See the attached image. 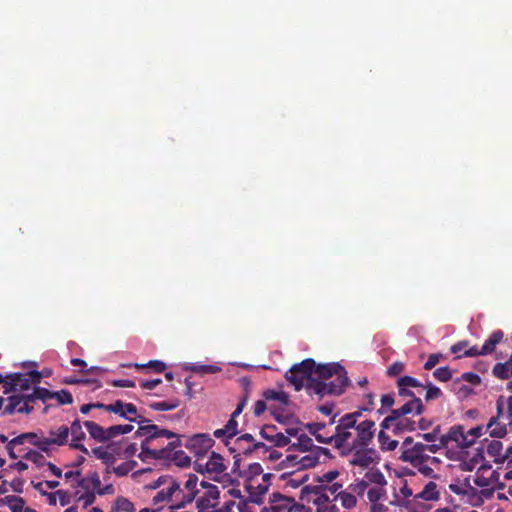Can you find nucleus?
<instances>
[{
	"label": "nucleus",
	"instance_id": "27",
	"mask_svg": "<svg viewBox=\"0 0 512 512\" xmlns=\"http://www.w3.org/2000/svg\"><path fill=\"white\" fill-rule=\"evenodd\" d=\"M345 368L339 363L315 364V374L320 378V381H328L336 374L341 373Z\"/></svg>",
	"mask_w": 512,
	"mask_h": 512
},
{
	"label": "nucleus",
	"instance_id": "11",
	"mask_svg": "<svg viewBox=\"0 0 512 512\" xmlns=\"http://www.w3.org/2000/svg\"><path fill=\"white\" fill-rule=\"evenodd\" d=\"M223 443L232 454L238 456H248L254 452L262 451L267 453V445L261 441H257L251 434L245 433L236 439H224Z\"/></svg>",
	"mask_w": 512,
	"mask_h": 512
},
{
	"label": "nucleus",
	"instance_id": "4",
	"mask_svg": "<svg viewBox=\"0 0 512 512\" xmlns=\"http://www.w3.org/2000/svg\"><path fill=\"white\" fill-rule=\"evenodd\" d=\"M376 432L375 422L363 420L359 422L358 435L353 439L349 462L353 466L367 468L373 462L374 450L369 448Z\"/></svg>",
	"mask_w": 512,
	"mask_h": 512
},
{
	"label": "nucleus",
	"instance_id": "56",
	"mask_svg": "<svg viewBox=\"0 0 512 512\" xmlns=\"http://www.w3.org/2000/svg\"><path fill=\"white\" fill-rule=\"evenodd\" d=\"M92 404V408H97V409H103L105 411H108V412H119L120 411V408H121V400H116L114 403L112 404H104V403H100V402H97V403H91Z\"/></svg>",
	"mask_w": 512,
	"mask_h": 512
},
{
	"label": "nucleus",
	"instance_id": "41",
	"mask_svg": "<svg viewBox=\"0 0 512 512\" xmlns=\"http://www.w3.org/2000/svg\"><path fill=\"white\" fill-rule=\"evenodd\" d=\"M385 430L386 429L381 428V430L378 434V441L380 444V448L383 451H393L397 448L398 441L391 439L390 436L385 433Z\"/></svg>",
	"mask_w": 512,
	"mask_h": 512
},
{
	"label": "nucleus",
	"instance_id": "10",
	"mask_svg": "<svg viewBox=\"0 0 512 512\" xmlns=\"http://www.w3.org/2000/svg\"><path fill=\"white\" fill-rule=\"evenodd\" d=\"M99 485L100 476L97 472H91L86 477L78 479L73 493L74 501L83 508L91 506L96 500Z\"/></svg>",
	"mask_w": 512,
	"mask_h": 512
},
{
	"label": "nucleus",
	"instance_id": "8",
	"mask_svg": "<svg viewBox=\"0 0 512 512\" xmlns=\"http://www.w3.org/2000/svg\"><path fill=\"white\" fill-rule=\"evenodd\" d=\"M335 379L330 381H320L310 379L306 384V391L309 395H317L319 399L327 395L339 396L349 384L347 372L344 369L341 373L336 374Z\"/></svg>",
	"mask_w": 512,
	"mask_h": 512
},
{
	"label": "nucleus",
	"instance_id": "37",
	"mask_svg": "<svg viewBox=\"0 0 512 512\" xmlns=\"http://www.w3.org/2000/svg\"><path fill=\"white\" fill-rule=\"evenodd\" d=\"M53 392L43 387H34L33 392L30 394H27V400L32 403L35 400H42L43 402H46L49 399H53Z\"/></svg>",
	"mask_w": 512,
	"mask_h": 512
},
{
	"label": "nucleus",
	"instance_id": "50",
	"mask_svg": "<svg viewBox=\"0 0 512 512\" xmlns=\"http://www.w3.org/2000/svg\"><path fill=\"white\" fill-rule=\"evenodd\" d=\"M386 495V490L382 486H375L367 491V498L370 503L378 502Z\"/></svg>",
	"mask_w": 512,
	"mask_h": 512
},
{
	"label": "nucleus",
	"instance_id": "29",
	"mask_svg": "<svg viewBox=\"0 0 512 512\" xmlns=\"http://www.w3.org/2000/svg\"><path fill=\"white\" fill-rule=\"evenodd\" d=\"M315 448H321V447L314 445L313 439L311 437H309L308 435L302 433V434H299V436L297 437V442L292 443L289 446L287 451L289 453H297V452L303 453V452L311 451L312 449H315Z\"/></svg>",
	"mask_w": 512,
	"mask_h": 512
},
{
	"label": "nucleus",
	"instance_id": "6",
	"mask_svg": "<svg viewBox=\"0 0 512 512\" xmlns=\"http://www.w3.org/2000/svg\"><path fill=\"white\" fill-rule=\"evenodd\" d=\"M358 425H354V420L349 416H341L335 426V432L329 435V444L339 451L341 456H349L351 454V446L353 444V434L358 435Z\"/></svg>",
	"mask_w": 512,
	"mask_h": 512
},
{
	"label": "nucleus",
	"instance_id": "9",
	"mask_svg": "<svg viewBox=\"0 0 512 512\" xmlns=\"http://www.w3.org/2000/svg\"><path fill=\"white\" fill-rule=\"evenodd\" d=\"M323 460L332 458L327 448H315L307 452L288 453L282 464L286 468H296L298 470H306L317 466Z\"/></svg>",
	"mask_w": 512,
	"mask_h": 512
},
{
	"label": "nucleus",
	"instance_id": "25",
	"mask_svg": "<svg viewBox=\"0 0 512 512\" xmlns=\"http://www.w3.org/2000/svg\"><path fill=\"white\" fill-rule=\"evenodd\" d=\"M442 437L446 439L447 445L451 441L456 442L461 448H468L473 445V439L468 438V435L464 432V427L462 425L452 426L448 433L443 434Z\"/></svg>",
	"mask_w": 512,
	"mask_h": 512
},
{
	"label": "nucleus",
	"instance_id": "23",
	"mask_svg": "<svg viewBox=\"0 0 512 512\" xmlns=\"http://www.w3.org/2000/svg\"><path fill=\"white\" fill-rule=\"evenodd\" d=\"M301 492L311 496L309 500L317 507L316 512H323L331 503L328 494L323 490L322 486H305Z\"/></svg>",
	"mask_w": 512,
	"mask_h": 512
},
{
	"label": "nucleus",
	"instance_id": "48",
	"mask_svg": "<svg viewBox=\"0 0 512 512\" xmlns=\"http://www.w3.org/2000/svg\"><path fill=\"white\" fill-rule=\"evenodd\" d=\"M10 377H13L15 380V384H17V390L26 391L31 387V381L28 375L22 373H14L10 374Z\"/></svg>",
	"mask_w": 512,
	"mask_h": 512
},
{
	"label": "nucleus",
	"instance_id": "39",
	"mask_svg": "<svg viewBox=\"0 0 512 512\" xmlns=\"http://www.w3.org/2000/svg\"><path fill=\"white\" fill-rule=\"evenodd\" d=\"M334 500H339L345 509H353L357 505V498L349 489L338 492Z\"/></svg>",
	"mask_w": 512,
	"mask_h": 512
},
{
	"label": "nucleus",
	"instance_id": "49",
	"mask_svg": "<svg viewBox=\"0 0 512 512\" xmlns=\"http://www.w3.org/2000/svg\"><path fill=\"white\" fill-rule=\"evenodd\" d=\"M424 389L426 390L425 400L427 402L438 399L443 395L441 389L433 385L431 382L424 384Z\"/></svg>",
	"mask_w": 512,
	"mask_h": 512
},
{
	"label": "nucleus",
	"instance_id": "12",
	"mask_svg": "<svg viewBox=\"0 0 512 512\" xmlns=\"http://www.w3.org/2000/svg\"><path fill=\"white\" fill-rule=\"evenodd\" d=\"M315 368V360L312 358L304 359L300 363L294 364L286 373V380L294 387L296 391L302 388L306 389V384L312 377Z\"/></svg>",
	"mask_w": 512,
	"mask_h": 512
},
{
	"label": "nucleus",
	"instance_id": "57",
	"mask_svg": "<svg viewBox=\"0 0 512 512\" xmlns=\"http://www.w3.org/2000/svg\"><path fill=\"white\" fill-rule=\"evenodd\" d=\"M437 442L438 443L434 442V443H429V444H423V449L425 450V452L428 451L432 454H435L439 450L447 447L445 438L441 437L440 441H437Z\"/></svg>",
	"mask_w": 512,
	"mask_h": 512
},
{
	"label": "nucleus",
	"instance_id": "47",
	"mask_svg": "<svg viewBox=\"0 0 512 512\" xmlns=\"http://www.w3.org/2000/svg\"><path fill=\"white\" fill-rule=\"evenodd\" d=\"M40 439H41V437L37 433L27 432V433L20 434L17 437H14L12 439V444H16L18 446V445H22L26 441H28L32 445L35 446V442L40 441Z\"/></svg>",
	"mask_w": 512,
	"mask_h": 512
},
{
	"label": "nucleus",
	"instance_id": "18",
	"mask_svg": "<svg viewBox=\"0 0 512 512\" xmlns=\"http://www.w3.org/2000/svg\"><path fill=\"white\" fill-rule=\"evenodd\" d=\"M399 458L403 462H409L412 466L419 465L422 462L438 461L436 457H431L425 453V450L423 449V443L421 442H416L411 448L402 451Z\"/></svg>",
	"mask_w": 512,
	"mask_h": 512
},
{
	"label": "nucleus",
	"instance_id": "42",
	"mask_svg": "<svg viewBox=\"0 0 512 512\" xmlns=\"http://www.w3.org/2000/svg\"><path fill=\"white\" fill-rule=\"evenodd\" d=\"M364 480L368 483H373L376 486H382L385 487L387 484V480L382 472L379 470H370L366 472L364 476Z\"/></svg>",
	"mask_w": 512,
	"mask_h": 512
},
{
	"label": "nucleus",
	"instance_id": "34",
	"mask_svg": "<svg viewBox=\"0 0 512 512\" xmlns=\"http://www.w3.org/2000/svg\"><path fill=\"white\" fill-rule=\"evenodd\" d=\"M504 333L501 330H496L491 333L489 338L485 341L482 346V352L486 353V355L492 354L496 346L503 340Z\"/></svg>",
	"mask_w": 512,
	"mask_h": 512
},
{
	"label": "nucleus",
	"instance_id": "54",
	"mask_svg": "<svg viewBox=\"0 0 512 512\" xmlns=\"http://www.w3.org/2000/svg\"><path fill=\"white\" fill-rule=\"evenodd\" d=\"M277 433V427L275 425H265L261 428L259 434L262 439L268 441L270 444L274 439V435Z\"/></svg>",
	"mask_w": 512,
	"mask_h": 512
},
{
	"label": "nucleus",
	"instance_id": "46",
	"mask_svg": "<svg viewBox=\"0 0 512 512\" xmlns=\"http://www.w3.org/2000/svg\"><path fill=\"white\" fill-rule=\"evenodd\" d=\"M133 512L134 504L127 498L120 496L114 501L111 512Z\"/></svg>",
	"mask_w": 512,
	"mask_h": 512
},
{
	"label": "nucleus",
	"instance_id": "31",
	"mask_svg": "<svg viewBox=\"0 0 512 512\" xmlns=\"http://www.w3.org/2000/svg\"><path fill=\"white\" fill-rule=\"evenodd\" d=\"M0 506H7L11 512H22L26 506V501L17 495H7L0 498Z\"/></svg>",
	"mask_w": 512,
	"mask_h": 512
},
{
	"label": "nucleus",
	"instance_id": "51",
	"mask_svg": "<svg viewBox=\"0 0 512 512\" xmlns=\"http://www.w3.org/2000/svg\"><path fill=\"white\" fill-rule=\"evenodd\" d=\"M368 488L367 481L360 480L355 483L350 484L347 489L357 498V496L362 497L365 491Z\"/></svg>",
	"mask_w": 512,
	"mask_h": 512
},
{
	"label": "nucleus",
	"instance_id": "21",
	"mask_svg": "<svg viewBox=\"0 0 512 512\" xmlns=\"http://www.w3.org/2000/svg\"><path fill=\"white\" fill-rule=\"evenodd\" d=\"M26 398L27 394L9 396L6 399L7 404L2 410V415H11L15 412L30 414L34 408Z\"/></svg>",
	"mask_w": 512,
	"mask_h": 512
},
{
	"label": "nucleus",
	"instance_id": "60",
	"mask_svg": "<svg viewBox=\"0 0 512 512\" xmlns=\"http://www.w3.org/2000/svg\"><path fill=\"white\" fill-rule=\"evenodd\" d=\"M290 444V439L287 435H285L282 432L277 431V433L274 435V439L271 443V446L276 447H284Z\"/></svg>",
	"mask_w": 512,
	"mask_h": 512
},
{
	"label": "nucleus",
	"instance_id": "44",
	"mask_svg": "<svg viewBox=\"0 0 512 512\" xmlns=\"http://www.w3.org/2000/svg\"><path fill=\"white\" fill-rule=\"evenodd\" d=\"M147 405L156 411H169L176 409L180 405V401L178 399H172L169 401L151 402Z\"/></svg>",
	"mask_w": 512,
	"mask_h": 512
},
{
	"label": "nucleus",
	"instance_id": "45",
	"mask_svg": "<svg viewBox=\"0 0 512 512\" xmlns=\"http://www.w3.org/2000/svg\"><path fill=\"white\" fill-rule=\"evenodd\" d=\"M136 466L137 462L135 460H128L118 466L112 467V470L117 477H124L134 470Z\"/></svg>",
	"mask_w": 512,
	"mask_h": 512
},
{
	"label": "nucleus",
	"instance_id": "61",
	"mask_svg": "<svg viewBox=\"0 0 512 512\" xmlns=\"http://www.w3.org/2000/svg\"><path fill=\"white\" fill-rule=\"evenodd\" d=\"M4 394H9L17 390V384H15V380L13 377H10V374L6 375V379L2 383Z\"/></svg>",
	"mask_w": 512,
	"mask_h": 512
},
{
	"label": "nucleus",
	"instance_id": "19",
	"mask_svg": "<svg viewBox=\"0 0 512 512\" xmlns=\"http://www.w3.org/2000/svg\"><path fill=\"white\" fill-rule=\"evenodd\" d=\"M396 387L398 390V396L402 398H409V400L420 399L417 397L413 391V389H418V391L424 390V384H422L418 379L412 376H401L396 381Z\"/></svg>",
	"mask_w": 512,
	"mask_h": 512
},
{
	"label": "nucleus",
	"instance_id": "24",
	"mask_svg": "<svg viewBox=\"0 0 512 512\" xmlns=\"http://www.w3.org/2000/svg\"><path fill=\"white\" fill-rule=\"evenodd\" d=\"M71 434L72 439L69 444L71 449L79 450L83 454H89V450L82 443L86 438V434L83 431L82 424L78 418H76L69 427V435Z\"/></svg>",
	"mask_w": 512,
	"mask_h": 512
},
{
	"label": "nucleus",
	"instance_id": "28",
	"mask_svg": "<svg viewBox=\"0 0 512 512\" xmlns=\"http://www.w3.org/2000/svg\"><path fill=\"white\" fill-rule=\"evenodd\" d=\"M237 417L238 416L231 414L230 419L227 421L224 427L214 431V437L221 439L222 441L224 439L232 440L239 433L238 421L236 420Z\"/></svg>",
	"mask_w": 512,
	"mask_h": 512
},
{
	"label": "nucleus",
	"instance_id": "7",
	"mask_svg": "<svg viewBox=\"0 0 512 512\" xmlns=\"http://www.w3.org/2000/svg\"><path fill=\"white\" fill-rule=\"evenodd\" d=\"M174 434H175V436H173L172 438H176V440L169 442L166 446H163L162 448L153 447L155 440H152L150 442L148 448L152 452L155 451V453L146 454L144 456L143 449H141V452L138 455L139 458L142 461L171 459V460L175 461L176 464L179 466L189 465L191 462L190 457H188L183 451L176 450V448L181 447L183 444H182L181 437L176 433H174Z\"/></svg>",
	"mask_w": 512,
	"mask_h": 512
},
{
	"label": "nucleus",
	"instance_id": "14",
	"mask_svg": "<svg viewBox=\"0 0 512 512\" xmlns=\"http://www.w3.org/2000/svg\"><path fill=\"white\" fill-rule=\"evenodd\" d=\"M261 512H304V505L297 503L292 497L273 493L269 499V507H264Z\"/></svg>",
	"mask_w": 512,
	"mask_h": 512
},
{
	"label": "nucleus",
	"instance_id": "16",
	"mask_svg": "<svg viewBox=\"0 0 512 512\" xmlns=\"http://www.w3.org/2000/svg\"><path fill=\"white\" fill-rule=\"evenodd\" d=\"M40 441L35 442V446L40 451L49 453L52 445L64 446L68 444L69 439V427L67 425H61L55 429L49 431V436H40Z\"/></svg>",
	"mask_w": 512,
	"mask_h": 512
},
{
	"label": "nucleus",
	"instance_id": "1",
	"mask_svg": "<svg viewBox=\"0 0 512 512\" xmlns=\"http://www.w3.org/2000/svg\"><path fill=\"white\" fill-rule=\"evenodd\" d=\"M198 481L195 474H189L184 478L168 474L159 476L146 486L155 491L151 497V505L157 511L180 510L192 506L196 496L200 493Z\"/></svg>",
	"mask_w": 512,
	"mask_h": 512
},
{
	"label": "nucleus",
	"instance_id": "59",
	"mask_svg": "<svg viewBox=\"0 0 512 512\" xmlns=\"http://www.w3.org/2000/svg\"><path fill=\"white\" fill-rule=\"evenodd\" d=\"M23 457L37 465H43L45 462V457L36 450H29Z\"/></svg>",
	"mask_w": 512,
	"mask_h": 512
},
{
	"label": "nucleus",
	"instance_id": "30",
	"mask_svg": "<svg viewBox=\"0 0 512 512\" xmlns=\"http://www.w3.org/2000/svg\"><path fill=\"white\" fill-rule=\"evenodd\" d=\"M496 410L498 416H502L503 420L512 424V396L507 398L500 396L496 401Z\"/></svg>",
	"mask_w": 512,
	"mask_h": 512
},
{
	"label": "nucleus",
	"instance_id": "26",
	"mask_svg": "<svg viewBox=\"0 0 512 512\" xmlns=\"http://www.w3.org/2000/svg\"><path fill=\"white\" fill-rule=\"evenodd\" d=\"M507 425L510 424L507 423L506 420H503L502 416H498L497 413L496 416L490 418L485 427V431L492 437L503 438L507 434Z\"/></svg>",
	"mask_w": 512,
	"mask_h": 512
},
{
	"label": "nucleus",
	"instance_id": "32",
	"mask_svg": "<svg viewBox=\"0 0 512 512\" xmlns=\"http://www.w3.org/2000/svg\"><path fill=\"white\" fill-rule=\"evenodd\" d=\"M83 425L86 427L91 438L98 442L107 441L106 428H103L102 426L93 421H84Z\"/></svg>",
	"mask_w": 512,
	"mask_h": 512
},
{
	"label": "nucleus",
	"instance_id": "64",
	"mask_svg": "<svg viewBox=\"0 0 512 512\" xmlns=\"http://www.w3.org/2000/svg\"><path fill=\"white\" fill-rule=\"evenodd\" d=\"M236 503L233 500H227L222 505L217 504V508L211 510V512H234V507Z\"/></svg>",
	"mask_w": 512,
	"mask_h": 512
},
{
	"label": "nucleus",
	"instance_id": "38",
	"mask_svg": "<svg viewBox=\"0 0 512 512\" xmlns=\"http://www.w3.org/2000/svg\"><path fill=\"white\" fill-rule=\"evenodd\" d=\"M512 364L507 360L504 363H496L493 367V375L501 380H507L512 377Z\"/></svg>",
	"mask_w": 512,
	"mask_h": 512
},
{
	"label": "nucleus",
	"instance_id": "53",
	"mask_svg": "<svg viewBox=\"0 0 512 512\" xmlns=\"http://www.w3.org/2000/svg\"><path fill=\"white\" fill-rule=\"evenodd\" d=\"M433 376L440 382H447L452 378V372L447 366L439 367L434 370Z\"/></svg>",
	"mask_w": 512,
	"mask_h": 512
},
{
	"label": "nucleus",
	"instance_id": "63",
	"mask_svg": "<svg viewBox=\"0 0 512 512\" xmlns=\"http://www.w3.org/2000/svg\"><path fill=\"white\" fill-rule=\"evenodd\" d=\"M56 494H58L59 503L62 507H65L71 503V499L73 494L66 490H57Z\"/></svg>",
	"mask_w": 512,
	"mask_h": 512
},
{
	"label": "nucleus",
	"instance_id": "22",
	"mask_svg": "<svg viewBox=\"0 0 512 512\" xmlns=\"http://www.w3.org/2000/svg\"><path fill=\"white\" fill-rule=\"evenodd\" d=\"M450 490L458 495H474L477 496V500L473 502V505L477 506L483 503L484 500H488L492 498L494 494V489L486 488L477 492V490L472 487L469 483L465 484L464 487H459L458 485L451 484Z\"/></svg>",
	"mask_w": 512,
	"mask_h": 512
},
{
	"label": "nucleus",
	"instance_id": "13",
	"mask_svg": "<svg viewBox=\"0 0 512 512\" xmlns=\"http://www.w3.org/2000/svg\"><path fill=\"white\" fill-rule=\"evenodd\" d=\"M199 485L203 488V492L197 498V507L200 512H211L219 504L220 490L218 486L204 480Z\"/></svg>",
	"mask_w": 512,
	"mask_h": 512
},
{
	"label": "nucleus",
	"instance_id": "35",
	"mask_svg": "<svg viewBox=\"0 0 512 512\" xmlns=\"http://www.w3.org/2000/svg\"><path fill=\"white\" fill-rule=\"evenodd\" d=\"M439 491L437 489V484L433 481L428 482L423 490L415 495L416 499H423L427 501H433L439 499Z\"/></svg>",
	"mask_w": 512,
	"mask_h": 512
},
{
	"label": "nucleus",
	"instance_id": "2",
	"mask_svg": "<svg viewBox=\"0 0 512 512\" xmlns=\"http://www.w3.org/2000/svg\"><path fill=\"white\" fill-rule=\"evenodd\" d=\"M121 405L120 411L114 413L130 422H136L139 424L135 435L144 437L141 443V449H143L144 456L146 454L155 453V451L152 452L148 448L152 440H156L158 437L170 439V437L175 436L174 432L160 428L158 425L153 424L150 419L144 417L143 414H138L137 407L133 403H124L121 401Z\"/></svg>",
	"mask_w": 512,
	"mask_h": 512
},
{
	"label": "nucleus",
	"instance_id": "52",
	"mask_svg": "<svg viewBox=\"0 0 512 512\" xmlns=\"http://www.w3.org/2000/svg\"><path fill=\"white\" fill-rule=\"evenodd\" d=\"M53 399L57 400L58 405L73 403V396L68 390H60L53 392Z\"/></svg>",
	"mask_w": 512,
	"mask_h": 512
},
{
	"label": "nucleus",
	"instance_id": "62",
	"mask_svg": "<svg viewBox=\"0 0 512 512\" xmlns=\"http://www.w3.org/2000/svg\"><path fill=\"white\" fill-rule=\"evenodd\" d=\"M460 380L468 382L474 386H477L481 383V378L478 374L473 372H465L461 375Z\"/></svg>",
	"mask_w": 512,
	"mask_h": 512
},
{
	"label": "nucleus",
	"instance_id": "36",
	"mask_svg": "<svg viewBox=\"0 0 512 512\" xmlns=\"http://www.w3.org/2000/svg\"><path fill=\"white\" fill-rule=\"evenodd\" d=\"M306 428L308 429L310 434L313 435L316 438V440L319 443H323V444H329L330 443L329 435L323 434L321 432L322 430H324L326 428V424L325 423H319V422L308 423L306 425Z\"/></svg>",
	"mask_w": 512,
	"mask_h": 512
},
{
	"label": "nucleus",
	"instance_id": "43",
	"mask_svg": "<svg viewBox=\"0 0 512 512\" xmlns=\"http://www.w3.org/2000/svg\"><path fill=\"white\" fill-rule=\"evenodd\" d=\"M63 383L68 385L81 384V385H91L92 390H96L102 387V383L99 380H92L86 378H77V377H66L63 380Z\"/></svg>",
	"mask_w": 512,
	"mask_h": 512
},
{
	"label": "nucleus",
	"instance_id": "33",
	"mask_svg": "<svg viewBox=\"0 0 512 512\" xmlns=\"http://www.w3.org/2000/svg\"><path fill=\"white\" fill-rule=\"evenodd\" d=\"M487 454L494 458L496 463H501L503 461V457L505 455V449L503 448V444L499 440H492L487 444L486 447Z\"/></svg>",
	"mask_w": 512,
	"mask_h": 512
},
{
	"label": "nucleus",
	"instance_id": "17",
	"mask_svg": "<svg viewBox=\"0 0 512 512\" xmlns=\"http://www.w3.org/2000/svg\"><path fill=\"white\" fill-rule=\"evenodd\" d=\"M213 445L214 440L208 434H195L187 438L184 444L197 459H204Z\"/></svg>",
	"mask_w": 512,
	"mask_h": 512
},
{
	"label": "nucleus",
	"instance_id": "55",
	"mask_svg": "<svg viewBox=\"0 0 512 512\" xmlns=\"http://www.w3.org/2000/svg\"><path fill=\"white\" fill-rule=\"evenodd\" d=\"M192 371L198 374H215L221 371V368L216 365H195Z\"/></svg>",
	"mask_w": 512,
	"mask_h": 512
},
{
	"label": "nucleus",
	"instance_id": "58",
	"mask_svg": "<svg viewBox=\"0 0 512 512\" xmlns=\"http://www.w3.org/2000/svg\"><path fill=\"white\" fill-rule=\"evenodd\" d=\"M404 371H405V364L401 361H396V362L392 363L387 368L386 373L389 377H395V376L400 375Z\"/></svg>",
	"mask_w": 512,
	"mask_h": 512
},
{
	"label": "nucleus",
	"instance_id": "40",
	"mask_svg": "<svg viewBox=\"0 0 512 512\" xmlns=\"http://www.w3.org/2000/svg\"><path fill=\"white\" fill-rule=\"evenodd\" d=\"M92 454L102 460V462L106 465V466H109V464H114L115 461H116V457L113 453H111L108 448H105V447H102V446H99V447H96V448H93L91 450Z\"/></svg>",
	"mask_w": 512,
	"mask_h": 512
},
{
	"label": "nucleus",
	"instance_id": "15",
	"mask_svg": "<svg viewBox=\"0 0 512 512\" xmlns=\"http://www.w3.org/2000/svg\"><path fill=\"white\" fill-rule=\"evenodd\" d=\"M262 396L265 400L276 401L278 403L277 406L271 405L269 409L275 420L283 423L284 417L281 413L288 411L287 408L291 404L289 395L282 390L267 389L263 392Z\"/></svg>",
	"mask_w": 512,
	"mask_h": 512
},
{
	"label": "nucleus",
	"instance_id": "5",
	"mask_svg": "<svg viewBox=\"0 0 512 512\" xmlns=\"http://www.w3.org/2000/svg\"><path fill=\"white\" fill-rule=\"evenodd\" d=\"M243 478L250 501L257 505L262 504L271 486V479L274 478V474L263 473L262 466L254 462L250 463L248 467L243 470Z\"/></svg>",
	"mask_w": 512,
	"mask_h": 512
},
{
	"label": "nucleus",
	"instance_id": "3",
	"mask_svg": "<svg viewBox=\"0 0 512 512\" xmlns=\"http://www.w3.org/2000/svg\"><path fill=\"white\" fill-rule=\"evenodd\" d=\"M425 406L421 399L408 400L401 407L392 409L390 414L381 422V428L391 430L394 435L412 432L417 429V422L408 417V414L421 415Z\"/></svg>",
	"mask_w": 512,
	"mask_h": 512
},
{
	"label": "nucleus",
	"instance_id": "20",
	"mask_svg": "<svg viewBox=\"0 0 512 512\" xmlns=\"http://www.w3.org/2000/svg\"><path fill=\"white\" fill-rule=\"evenodd\" d=\"M195 469L201 473L220 474L225 471L226 466L224 458L220 454L211 452L210 457L206 461L204 459H196Z\"/></svg>",
	"mask_w": 512,
	"mask_h": 512
}]
</instances>
